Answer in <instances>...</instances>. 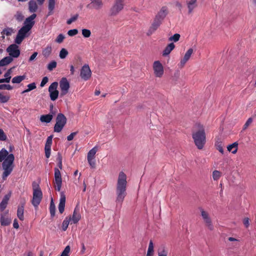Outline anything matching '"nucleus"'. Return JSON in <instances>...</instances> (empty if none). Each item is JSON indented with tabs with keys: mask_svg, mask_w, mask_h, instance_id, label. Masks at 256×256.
Instances as JSON below:
<instances>
[{
	"mask_svg": "<svg viewBox=\"0 0 256 256\" xmlns=\"http://www.w3.org/2000/svg\"><path fill=\"white\" fill-rule=\"evenodd\" d=\"M94 158H88V162L90 166V167L92 168H95L96 167V162L94 160H92Z\"/></svg>",
	"mask_w": 256,
	"mask_h": 256,
	"instance_id": "4d7b16f0",
	"label": "nucleus"
},
{
	"mask_svg": "<svg viewBox=\"0 0 256 256\" xmlns=\"http://www.w3.org/2000/svg\"><path fill=\"white\" fill-rule=\"evenodd\" d=\"M216 146H217V150L222 154H224V149L222 148V144L220 142H218V144H216Z\"/></svg>",
	"mask_w": 256,
	"mask_h": 256,
	"instance_id": "0e129e2a",
	"label": "nucleus"
},
{
	"mask_svg": "<svg viewBox=\"0 0 256 256\" xmlns=\"http://www.w3.org/2000/svg\"><path fill=\"white\" fill-rule=\"evenodd\" d=\"M16 16V19L19 21V22H20L22 21V20H23L24 18V16L20 12H18L16 15L15 16Z\"/></svg>",
	"mask_w": 256,
	"mask_h": 256,
	"instance_id": "6e6d98bb",
	"label": "nucleus"
},
{
	"mask_svg": "<svg viewBox=\"0 0 256 256\" xmlns=\"http://www.w3.org/2000/svg\"><path fill=\"white\" fill-rule=\"evenodd\" d=\"M252 118H250L247 120V121L246 122L245 124H244L243 129L244 130L248 128V126L250 125V124L252 122Z\"/></svg>",
	"mask_w": 256,
	"mask_h": 256,
	"instance_id": "69168bd1",
	"label": "nucleus"
},
{
	"mask_svg": "<svg viewBox=\"0 0 256 256\" xmlns=\"http://www.w3.org/2000/svg\"><path fill=\"white\" fill-rule=\"evenodd\" d=\"M7 139V136L4 132L2 129L0 128V140L6 141Z\"/></svg>",
	"mask_w": 256,
	"mask_h": 256,
	"instance_id": "3c124183",
	"label": "nucleus"
},
{
	"mask_svg": "<svg viewBox=\"0 0 256 256\" xmlns=\"http://www.w3.org/2000/svg\"><path fill=\"white\" fill-rule=\"evenodd\" d=\"M174 48L175 45L173 42L168 44L162 52V56H168Z\"/></svg>",
	"mask_w": 256,
	"mask_h": 256,
	"instance_id": "412c9836",
	"label": "nucleus"
},
{
	"mask_svg": "<svg viewBox=\"0 0 256 256\" xmlns=\"http://www.w3.org/2000/svg\"><path fill=\"white\" fill-rule=\"evenodd\" d=\"M53 135L52 134L48 136L46 139V141L45 144V146H51L52 142Z\"/></svg>",
	"mask_w": 256,
	"mask_h": 256,
	"instance_id": "8fccbe9b",
	"label": "nucleus"
},
{
	"mask_svg": "<svg viewBox=\"0 0 256 256\" xmlns=\"http://www.w3.org/2000/svg\"><path fill=\"white\" fill-rule=\"evenodd\" d=\"M36 14H33L27 18L24 22V26L22 27L28 31L30 30L35 24L34 19L36 18Z\"/></svg>",
	"mask_w": 256,
	"mask_h": 256,
	"instance_id": "4468645a",
	"label": "nucleus"
},
{
	"mask_svg": "<svg viewBox=\"0 0 256 256\" xmlns=\"http://www.w3.org/2000/svg\"><path fill=\"white\" fill-rule=\"evenodd\" d=\"M168 14V8L166 6H163L156 15L152 23L146 32L147 36H151L158 30Z\"/></svg>",
	"mask_w": 256,
	"mask_h": 256,
	"instance_id": "f03ea898",
	"label": "nucleus"
},
{
	"mask_svg": "<svg viewBox=\"0 0 256 256\" xmlns=\"http://www.w3.org/2000/svg\"><path fill=\"white\" fill-rule=\"evenodd\" d=\"M70 246H67L61 254L60 256H69L68 254L70 252Z\"/></svg>",
	"mask_w": 256,
	"mask_h": 256,
	"instance_id": "de8ad7c7",
	"label": "nucleus"
},
{
	"mask_svg": "<svg viewBox=\"0 0 256 256\" xmlns=\"http://www.w3.org/2000/svg\"><path fill=\"white\" fill-rule=\"evenodd\" d=\"M56 120V123L54 128V132H60L66 123V118L63 114L59 113L57 115Z\"/></svg>",
	"mask_w": 256,
	"mask_h": 256,
	"instance_id": "39448f33",
	"label": "nucleus"
},
{
	"mask_svg": "<svg viewBox=\"0 0 256 256\" xmlns=\"http://www.w3.org/2000/svg\"><path fill=\"white\" fill-rule=\"evenodd\" d=\"M42 198V192L40 188L34 189L33 190V197L32 204L34 208H37Z\"/></svg>",
	"mask_w": 256,
	"mask_h": 256,
	"instance_id": "0eeeda50",
	"label": "nucleus"
},
{
	"mask_svg": "<svg viewBox=\"0 0 256 256\" xmlns=\"http://www.w3.org/2000/svg\"><path fill=\"white\" fill-rule=\"evenodd\" d=\"M72 220V217L70 216H67L64 220L62 224V230L63 231H66L68 226L70 222Z\"/></svg>",
	"mask_w": 256,
	"mask_h": 256,
	"instance_id": "c756f323",
	"label": "nucleus"
},
{
	"mask_svg": "<svg viewBox=\"0 0 256 256\" xmlns=\"http://www.w3.org/2000/svg\"><path fill=\"white\" fill-rule=\"evenodd\" d=\"M54 180H55V188L56 190L60 192V190L62 185V178L61 173L58 168H54Z\"/></svg>",
	"mask_w": 256,
	"mask_h": 256,
	"instance_id": "9b49d317",
	"label": "nucleus"
},
{
	"mask_svg": "<svg viewBox=\"0 0 256 256\" xmlns=\"http://www.w3.org/2000/svg\"><path fill=\"white\" fill-rule=\"evenodd\" d=\"M12 192L10 191L7 194H6L3 198L2 200L6 201L8 202L11 196Z\"/></svg>",
	"mask_w": 256,
	"mask_h": 256,
	"instance_id": "bf43d9fd",
	"label": "nucleus"
},
{
	"mask_svg": "<svg viewBox=\"0 0 256 256\" xmlns=\"http://www.w3.org/2000/svg\"><path fill=\"white\" fill-rule=\"evenodd\" d=\"M13 89V86H11L8 84H0V90H12Z\"/></svg>",
	"mask_w": 256,
	"mask_h": 256,
	"instance_id": "79ce46f5",
	"label": "nucleus"
},
{
	"mask_svg": "<svg viewBox=\"0 0 256 256\" xmlns=\"http://www.w3.org/2000/svg\"><path fill=\"white\" fill-rule=\"evenodd\" d=\"M97 152V148L95 146L91 149L88 154L87 158H94V156Z\"/></svg>",
	"mask_w": 256,
	"mask_h": 256,
	"instance_id": "72a5a7b5",
	"label": "nucleus"
},
{
	"mask_svg": "<svg viewBox=\"0 0 256 256\" xmlns=\"http://www.w3.org/2000/svg\"><path fill=\"white\" fill-rule=\"evenodd\" d=\"M78 133V132H72L69 136H67V140L68 141L72 140L74 137Z\"/></svg>",
	"mask_w": 256,
	"mask_h": 256,
	"instance_id": "e2e57ef3",
	"label": "nucleus"
},
{
	"mask_svg": "<svg viewBox=\"0 0 256 256\" xmlns=\"http://www.w3.org/2000/svg\"><path fill=\"white\" fill-rule=\"evenodd\" d=\"M38 53V52H34L31 56H30V57L29 59H28V62H32L33 61L35 58H36V56H37Z\"/></svg>",
	"mask_w": 256,
	"mask_h": 256,
	"instance_id": "774afa93",
	"label": "nucleus"
},
{
	"mask_svg": "<svg viewBox=\"0 0 256 256\" xmlns=\"http://www.w3.org/2000/svg\"><path fill=\"white\" fill-rule=\"evenodd\" d=\"M124 0H115L110 10L109 16H117L124 9Z\"/></svg>",
	"mask_w": 256,
	"mask_h": 256,
	"instance_id": "423d86ee",
	"label": "nucleus"
},
{
	"mask_svg": "<svg viewBox=\"0 0 256 256\" xmlns=\"http://www.w3.org/2000/svg\"><path fill=\"white\" fill-rule=\"evenodd\" d=\"M68 51L64 48H62L60 52L59 56L61 59L65 58L68 55Z\"/></svg>",
	"mask_w": 256,
	"mask_h": 256,
	"instance_id": "f704fd0d",
	"label": "nucleus"
},
{
	"mask_svg": "<svg viewBox=\"0 0 256 256\" xmlns=\"http://www.w3.org/2000/svg\"><path fill=\"white\" fill-rule=\"evenodd\" d=\"M26 78V76L25 75L16 76L12 78V82L13 84H20Z\"/></svg>",
	"mask_w": 256,
	"mask_h": 256,
	"instance_id": "7c9ffc66",
	"label": "nucleus"
},
{
	"mask_svg": "<svg viewBox=\"0 0 256 256\" xmlns=\"http://www.w3.org/2000/svg\"><path fill=\"white\" fill-rule=\"evenodd\" d=\"M45 156L46 158H49L50 156L51 146H44Z\"/></svg>",
	"mask_w": 256,
	"mask_h": 256,
	"instance_id": "c03bdc74",
	"label": "nucleus"
},
{
	"mask_svg": "<svg viewBox=\"0 0 256 256\" xmlns=\"http://www.w3.org/2000/svg\"><path fill=\"white\" fill-rule=\"evenodd\" d=\"M180 36L179 34H175L172 36L168 38L169 41H173L174 42H177L179 40Z\"/></svg>",
	"mask_w": 256,
	"mask_h": 256,
	"instance_id": "ea45409f",
	"label": "nucleus"
},
{
	"mask_svg": "<svg viewBox=\"0 0 256 256\" xmlns=\"http://www.w3.org/2000/svg\"><path fill=\"white\" fill-rule=\"evenodd\" d=\"M199 209L201 212L202 216L206 223V226L208 228L212 230L214 229V226L212 224V222L210 217L209 216L208 214L204 211L202 208H200Z\"/></svg>",
	"mask_w": 256,
	"mask_h": 256,
	"instance_id": "2eb2a0df",
	"label": "nucleus"
},
{
	"mask_svg": "<svg viewBox=\"0 0 256 256\" xmlns=\"http://www.w3.org/2000/svg\"><path fill=\"white\" fill-rule=\"evenodd\" d=\"M154 73L156 77L160 78L164 74V67L158 60L155 61L153 64Z\"/></svg>",
	"mask_w": 256,
	"mask_h": 256,
	"instance_id": "dca6fc26",
	"label": "nucleus"
},
{
	"mask_svg": "<svg viewBox=\"0 0 256 256\" xmlns=\"http://www.w3.org/2000/svg\"><path fill=\"white\" fill-rule=\"evenodd\" d=\"M6 51L9 54V56L11 57L12 59L14 58H18L20 54V51L19 49V47L16 44H13L10 45L6 48Z\"/></svg>",
	"mask_w": 256,
	"mask_h": 256,
	"instance_id": "6e6552de",
	"label": "nucleus"
},
{
	"mask_svg": "<svg viewBox=\"0 0 256 256\" xmlns=\"http://www.w3.org/2000/svg\"><path fill=\"white\" fill-rule=\"evenodd\" d=\"M48 78L47 76H44L42 78V80L40 82V86L41 87H44L45 84L48 82Z\"/></svg>",
	"mask_w": 256,
	"mask_h": 256,
	"instance_id": "052dcab7",
	"label": "nucleus"
},
{
	"mask_svg": "<svg viewBox=\"0 0 256 256\" xmlns=\"http://www.w3.org/2000/svg\"><path fill=\"white\" fill-rule=\"evenodd\" d=\"M50 214L51 218H52L56 213V206L54 202L53 198L52 197L50 199Z\"/></svg>",
	"mask_w": 256,
	"mask_h": 256,
	"instance_id": "bb28decb",
	"label": "nucleus"
},
{
	"mask_svg": "<svg viewBox=\"0 0 256 256\" xmlns=\"http://www.w3.org/2000/svg\"><path fill=\"white\" fill-rule=\"evenodd\" d=\"M78 30L76 28L70 30L68 32V34L70 36H73L78 34Z\"/></svg>",
	"mask_w": 256,
	"mask_h": 256,
	"instance_id": "603ef678",
	"label": "nucleus"
},
{
	"mask_svg": "<svg viewBox=\"0 0 256 256\" xmlns=\"http://www.w3.org/2000/svg\"><path fill=\"white\" fill-rule=\"evenodd\" d=\"M38 9V5L34 0H30L28 2V10L30 12H34Z\"/></svg>",
	"mask_w": 256,
	"mask_h": 256,
	"instance_id": "4be33fe9",
	"label": "nucleus"
},
{
	"mask_svg": "<svg viewBox=\"0 0 256 256\" xmlns=\"http://www.w3.org/2000/svg\"><path fill=\"white\" fill-rule=\"evenodd\" d=\"M60 97L62 98L68 92L70 88V84L67 78L63 77L60 82Z\"/></svg>",
	"mask_w": 256,
	"mask_h": 256,
	"instance_id": "9d476101",
	"label": "nucleus"
},
{
	"mask_svg": "<svg viewBox=\"0 0 256 256\" xmlns=\"http://www.w3.org/2000/svg\"><path fill=\"white\" fill-rule=\"evenodd\" d=\"M154 243L152 240H150L148 250L146 256H152L154 254Z\"/></svg>",
	"mask_w": 256,
	"mask_h": 256,
	"instance_id": "473e14b6",
	"label": "nucleus"
},
{
	"mask_svg": "<svg viewBox=\"0 0 256 256\" xmlns=\"http://www.w3.org/2000/svg\"><path fill=\"white\" fill-rule=\"evenodd\" d=\"M196 5H194L192 4L190 5V4H188V13L189 14H191L193 10L196 7Z\"/></svg>",
	"mask_w": 256,
	"mask_h": 256,
	"instance_id": "338daca9",
	"label": "nucleus"
},
{
	"mask_svg": "<svg viewBox=\"0 0 256 256\" xmlns=\"http://www.w3.org/2000/svg\"><path fill=\"white\" fill-rule=\"evenodd\" d=\"M28 32L24 28H22L18 31L16 38L14 39V43L17 44H20L24 38L28 36L29 34H28Z\"/></svg>",
	"mask_w": 256,
	"mask_h": 256,
	"instance_id": "f8f14e48",
	"label": "nucleus"
},
{
	"mask_svg": "<svg viewBox=\"0 0 256 256\" xmlns=\"http://www.w3.org/2000/svg\"><path fill=\"white\" fill-rule=\"evenodd\" d=\"M52 48L50 45H48L46 48H44L42 51V54L46 58H48L52 53Z\"/></svg>",
	"mask_w": 256,
	"mask_h": 256,
	"instance_id": "c85d7f7f",
	"label": "nucleus"
},
{
	"mask_svg": "<svg viewBox=\"0 0 256 256\" xmlns=\"http://www.w3.org/2000/svg\"><path fill=\"white\" fill-rule=\"evenodd\" d=\"M0 222L2 226H8L10 224L12 220L10 218H4V215L1 214Z\"/></svg>",
	"mask_w": 256,
	"mask_h": 256,
	"instance_id": "393cba45",
	"label": "nucleus"
},
{
	"mask_svg": "<svg viewBox=\"0 0 256 256\" xmlns=\"http://www.w3.org/2000/svg\"><path fill=\"white\" fill-rule=\"evenodd\" d=\"M64 38H65L64 36L62 34H60L58 35V36H57L55 41H56V42L58 44H60L64 41Z\"/></svg>",
	"mask_w": 256,
	"mask_h": 256,
	"instance_id": "09e8293b",
	"label": "nucleus"
},
{
	"mask_svg": "<svg viewBox=\"0 0 256 256\" xmlns=\"http://www.w3.org/2000/svg\"><path fill=\"white\" fill-rule=\"evenodd\" d=\"M126 176L122 172H120L116 186V204H122L126 196Z\"/></svg>",
	"mask_w": 256,
	"mask_h": 256,
	"instance_id": "f257e3e1",
	"label": "nucleus"
},
{
	"mask_svg": "<svg viewBox=\"0 0 256 256\" xmlns=\"http://www.w3.org/2000/svg\"><path fill=\"white\" fill-rule=\"evenodd\" d=\"M238 143L236 142L232 144H229L227 146L228 150L232 152L233 154H235L238 151Z\"/></svg>",
	"mask_w": 256,
	"mask_h": 256,
	"instance_id": "cd10ccee",
	"label": "nucleus"
},
{
	"mask_svg": "<svg viewBox=\"0 0 256 256\" xmlns=\"http://www.w3.org/2000/svg\"><path fill=\"white\" fill-rule=\"evenodd\" d=\"M28 91H31L36 88V84L35 82H32L28 85Z\"/></svg>",
	"mask_w": 256,
	"mask_h": 256,
	"instance_id": "13d9d810",
	"label": "nucleus"
},
{
	"mask_svg": "<svg viewBox=\"0 0 256 256\" xmlns=\"http://www.w3.org/2000/svg\"><path fill=\"white\" fill-rule=\"evenodd\" d=\"M80 76L84 80H88L92 76V72L88 64H85L80 70Z\"/></svg>",
	"mask_w": 256,
	"mask_h": 256,
	"instance_id": "ddd939ff",
	"label": "nucleus"
},
{
	"mask_svg": "<svg viewBox=\"0 0 256 256\" xmlns=\"http://www.w3.org/2000/svg\"><path fill=\"white\" fill-rule=\"evenodd\" d=\"M82 36L84 38H88L90 37L91 35V32L90 30L86 29V28H83L82 30Z\"/></svg>",
	"mask_w": 256,
	"mask_h": 256,
	"instance_id": "4c0bfd02",
	"label": "nucleus"
},
{
	"mask_svg": "<svg viewBox=\"0 0 256 256\" xmlns=\"http://www.w3.org/2000/svg\"><path fill=\"white\" fill-rule=\"evenodd\" d=\"M168 254V251L166 250L165 248H162L161 250L158 251V256H166Z\"/></svg>",
	"mask_w": 256,
	"mask_h": 256,
	"instance_id": "49530a36",
	"label": "nucleus"
},
{
	"mask_svg": "<svg viewBox=\"0 0 256 256\" xmlns=\"http://www.w3.org/2000/svg\"><path fill=\"white\" fill-rule=\"evenodd\" d=\"M14 30L11 28H6L2 30V34H6L7 36H10L12 34Z\"/></svg>",
	"mask_w": 256,
	"mask_h": 256,
	"instance_id": "e433bc0d",
	"label": "nucleus"
},
{
	"mask_svg": "<svg viewBox=\"0 0 256 256\" xmlns=\"http://www.w3.org/2000/svg\"><path fill=\"white\" fill-rule=\"evenodd\" d=\"M57 63L55 60L51 61L47 66V68L50 71H52L54 68L56 67Z\"/></svg>",
	"mask_w": 256,
	"mask_h": 256,
	"instance_id": "c9c22d12",
	"label": "nucleus"
},
{
	"mask_svg": "<svg viewBox=\"0 0 256 256\" xmlns=\"http://www.w3.org/2000/svg\"><path fill=\"white\" fill-rule=\"evenodd\" d=\"M220 172L215 170L212 172V178L214 180H216L220 178Z\"/></svg>",
	"mask_w": 256,
	"mask_h": 256,
	"instance_id": "37998d69",
	"label": "nucleus"
},
{
	"mask_svg": "<svg viewBox=\"0 0 256 256\" xmlns=\"http://www.w3.org/2000/svg\"><path fill=\"white\" fill-rule=\"evenodd\" d=\"M10 99L9 96H4L1 92H0V102L6 103L8 102Z\"/></svg>",
	"mask_w": 256,
	"mask_h": 256,
	"instance_id": "58836bf2",
	"label": "nucleus"
},
{
	"mask_svg": "<svg viewBox=\"0 0 256 256\" xmlns=\"http://www.w3.org/2000/svg\"><path fill=\"white\" fill-rule=\"evenodd\" d=\"M26 204V200L24 198H22L20 200V204L18 207L17 216L20 220H24V211Z\"/></svg>",
	"mask_w": 256,
	"mask_h": 256,
	"instance_id": "f3484780",
	"label": "nucleus"
},
{
	"mask_svg": "<svg viewBox=\"0 0 256 256\" xmlns=\"http://www.w3.org/2000/svg\"><path fill=\"white\" fill-rule=\"evenodd\" d=\"M48 8H50V9L54 8L55 6V0H48Z\"/></svg>",
	"mask_w": 256,
	"mask_h": 256,
	"instance_id": "680f3d73",
	"label": "nucleus"
},
{
	"mask_svg": "<svg viewBox=\"0 0 256 256\" xmlns=\"http://www.w3.org/2000/svg\"><path fill=\"white\" fill-rule=\"evenodd\" d=\"M12 68H10L9 70H7V72L4 74V78H7V80H7L6 83L10 82V78H11L10 74L12 73Z\"/></svg>",
	"mask_w": 256,
	"mask_h": 256,
	"instance_id": "a19ab883",
	"label": "nucleus"
},
{
	"mask_svg": "<svg viewBox=\"0 0 256 256\" xmlns=\"http://www.w3.org/2000/svg\"><path fill=\"white\" fill-rule=\"evenodd\" d=\"M193 52L194 50L192 48H190L187 50L184 56V57L180 60V66L181 67H183L186 63L188 60Z\"/></svg>",
	"mask_w": 256,
	"mask_h": 256,
	"instance_id": "aec40b11",
	"label": "nucleus"
},
{
	"mask_svg": "<svg viewBox=\"0 0 256 256\" xmlns=\"http://www.w3.org/2000/svg\"><path fill=\"white\" fill-rule=\"evenodd\" d=\"M81 216L80 214H76V209L74 211L72 216V220L73 222V223L76 224L80 220Z\"/></svg>",
	"mask_w": 256,
	"mask_h": 256,
	"instance_id": "2f4dec72",
	"label": "nucleus"
},
{
	"mask_svg": "<svg viewBox=\"0 0 256 256\" xmlns=\"http://www.w3.org/2000/svg\"><path fill=\"white\" fill-rule=\"evenodd\" d=\"M196 126L198 130L192 132V138L198 148L202 150L206 142V134L204 128L200 123H196Z\"/></svg>",
	"mask_w": 256,
	"mask_h": 256,
	"instance_id": "7ed1b4c3",
	"label": "nucleus"
},
{
	"mask_svg": "<svg viewBox=\"0 0 256 256\" xmlns=\"http://www.w3.org/2000/svg\"><path fill=\"white\" fill-rule=\"evenodd\" d=\"M58 86V82H54L52 83L48 88L50 97L52 101L56 100L58 97L59 92L57 90Z\"/></svg>",
	"mask_w": 256,
	"mask_h": 256,
	"instance_id": "1a4fd4ad",
	"label": "nucleus"
},
{
	"mask_svg": "<svg viewBox=\"0 0 256 256\" xmlns=\"http://www.w3.org/2000/svg\"><path fill=\"white\" fill-rule=\"evenodd\" d=\"M10 156L6 160H4L2 164L3 169L4 170L2 176L4 180H5L12 170L13 167L12 165L14 160V156L12 154H10Z\"/></svg>",
	"mask_w": 256,
	"mask_h": 256,
	"instance_id": "20e7f679",
	"label": "nucleus"
},
{
	"mask_svg": "<svg viewBox=\"0 0 256 256\" xmlns=\"http://www.w3.org/2000/svg\"><path fill=\"white\" fill-rule=\"evenodd\" d=\"M8 204V202H6V201L2 200L1 202L0 203V212H3L6 209V208Z\"/></svg>",
	"mask_w": 256,
	"mask_h": 256,
	"instance_id": "864d4df0",
	"label": "nucleus"
},
{
	"mask_svg": "<svg viewBox=\"0 0 256 256\" xmlns=\"http://www.w3.org/2000/svg\"><path fill=\"white\" fill-rule=\"evenodd\" d=\"M8 152L5 148H2L0 151V162L6 160L10 156Z\"/></svg>",
	"mask_w": 256,
	"mask_h": 256,
	"instance_id": "5701e85b",
	"label": "nucleus"
},
{
	"mask_svg": "<svg viewBox=\"0 0 256 256\" xmlns=\"http://www.w3.org/2000/svg\"><path fill=\"white\" fill-rule=\"evenodd\" d=\"M13 60V59L8 56H6L0 60V66H4L8 65Z\"/></svg>",
	"mask_w": 256,
	"mask_h": 256,
	"instance_id": "b1692460",
	"label": "nucleus"
},
{
	"mask_svg": "<svg viewBox=\"0 0 256 256\" xmlns=\"http://www.w3.org/2000/svg\"><path fill=\"white\" fill-rule=\"evenodd\" d=\"M91 2L86 6L88 8H93L99 10L102 8L103 2L102 0H90Z\"/></svg>",
	"mask_w": 256,
	"mask_h": 256,
	"instance_id": "a211bd4d",
	"label": "nucleus"
},
{
	"mask_svg": "<svg viewBox=\"0 0 256 256\" xmlns=\"http://www.w3.org/2000/svg\"><path fill=\"white\" fill-rule=\"evenodd\" d=\"M52 114H43L40 117V120L42 122L49 123L52 121Z\"/></svg>",
	"mask_w": 256,
	"mask_h": 256,
	"instance_id": "a878e982",
	"label": "nucleus"
},
{
	"mask_svg": "<svg viewBox=\"0 0 256 256\" xmlns=\"http://www.w3.org/2000/svg\"><path fill=\"white\" fill-rule=\"evenodd\" d=\"M180 72L177 70L174 73V76H172V80L176 82L178 80Z\"/></svg>",
	"mask_w": 256,
	"mask_h": 256,
	"instance_id": "5fc2aeb1",
	"label": "nucleus"
},
{
	"mask_svg": "<svg viewBox=\"0 0 256 256\" xmlns=\"http://www.w3.org/2000/svg\"><path fill=\"white\" fill-rule=\"evenodd\" d=\"M66 204V196L64 192H61L60 193V200L58 206L59 212L62 214L64 210Z\"/></svg>",
	"mask_w": 256,
	"mask_h": 256,
	"instance_id": "6ab92c4d",
	"label": "nucleus"
},
{
	"mask_svg": "<svg viewBox=\"0 0 256 256\" xmlns=\"http://www.w3.org/2000/svg\"><path fill=\"white\" fill-rule=\"evenodd\" d=\"M78 17V14H76L67 20L66 24H70L73 22L76 21Z\"/></svg>",
	"mask_w": 256,
	"mask_h": 256,
	"instance_id": "a18cd8bd",
	"label": "nucleus"
}]
</instances>
